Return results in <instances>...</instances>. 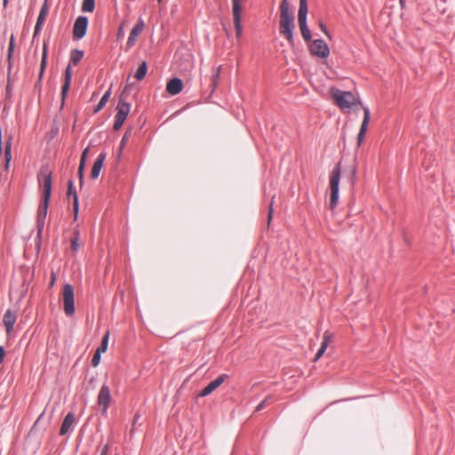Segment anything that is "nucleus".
Here are the masks:
<instances>
[{"mask_svg":"<svg viewBox=\"0 0 455 455\" xmlns=\"http://www.w3.org/2000/svg\"><path fill=\"white\" fill-rule=\"evenodd\" d=\"M16 318H17L16 314L14 312H12L11 309H8L5 312V314L4 315L3 323L5 327L7 335H10L11 332L12 331L14 323L16 322Z\"/></svg>","mask_w":455,"mask_h":455,"instance_id":"14","label":"nucleus"},{"mask_svg":"<svg viewBox=\"0 0 455 455\" xmlns=\"http://www.w3.org/2000/svg\"><path fill=\"white\" fill-rule=\"evenodd\" d=\"M110 94H111V92L110 90L107 91L104 95L101 97L100 102L98 103V105L96 106L95 109H94V113H97L99 112L100 110H101L104 106L107 104V102L109 100V97H110Z\"/></svg>","mask_w":455,"mask_h":455,"instance_id":"24","label":"nucleus"},{"mask_svg":"<svg viewBox=\"0 0 455 455\" xmlns=\"http://www.w3.org/2000/svg\"><path fill=\"white\" fill-rule=\"evenodd\" d=\"M307 0H299V8L298 12L299 26L307 25Z\"/></svg>","mask_w":455,"mask_h":455,"instance_id":"18","label":"nucleus"},{"mask_svg":"<svg viewBox=\"0 0 455 455\" xmlns=\"http://www.w3.org/2000/svg\"><path fill=\"white\" fill-rule=\"evenodd\" d=\"M46 14H47V9H46L45 6H44L41 9L39 16L37 18L36 24V27H35V33H37L40 30L41 26H42V24L44 23V21L45 20Z\"/></svg>","mask_w":455,"mask_h":455,"instance_id":"23","label":"nucleus"},{"mask_svg":"<svg viewBox=\"0 0 455 455\" xmlns=\"http://www.w3.org/2000/svg\"><path fill=\"white\" fill-rule=\"evenodd\" d=\"M233 20L235 28L236 36L240 37L242 34L241 12L242 0H232Z\"/></svg>","mask_w":455,"mask_h":455,"instance_id":"8","label":"nucleus"},{"mask_svg":"<svg viewBox=\"0 0 455 455\" xmlns=\"http://www.w3.org/2000/svg\"><path fill=\"white\" fill-rule=\"evenodd\" d=\"M319 27H320L321 30H322V31H323L326 36H329V33H328V31H327V29H326V27L323 25V22H320V23H319Z\"/></svg>","mask_w":455,"mask_h":455,"instance_id":"38","label":"nucleus"},{"mask_svg":"<svg viewBox=\"0 0 455 455\" xmlns=\"http://www.w3.org/2000/svg\"><path fill=\"white\" fill-rule=\"evenodd\" d=\"M88 19L84 16H79L74 24L73 36L76 39L83 38L87 31Z\"/></svg>","mask_w":455,"mask_h":455,"instance_id":"9","label":"nucleus"},{"mask_svg":"<svg viewBox=\"0 0 455 455\" xmlns=\"http://www.w3.org/2000/svg\"><path fill=\"white\" fill-rule=\"evenodd\" d=\"M71 77H72L71 67L68 66L65 70V81H64V84H63L62 89H61L62 99H64L66 97V94L68 93V92L69 90V86L71 84Z\"/></svg>","mask_w":455,"mask_h":455,"instance_id":"20","label":"nucleus"},{"mask_svg":"<svg viewBox=\"0 0 455 455\" xmlns=\"http://www.w3.org/2000/svg\"><path fill=\"white\" fill-rule=\"evenodd\" d=\"M110 401L111 395L109 387L106 385H103L100 387L97 399L98 405L102 408L103 413L107 412Z\"/></svg>","mask_w":455,"mask_h":455,"instance_id":"10","label":"nucleus"},{"mask_svg":"<svg viewBox=\"0 0 455 455\" xmlns=\"http://www.w3.org/2000/svg\"><path fill=\"white\" fill-rule=\"evenodd\" d=\"M12 49H13V39L12 37L10 44H9V56L11 55V52H12Z\"/></svg>","mask_w":455,"mask_h":455,"instance_id":"41","label":"nucleus"},{"mask_svg":"<svg viewBox=\"0 0 455 455\" xmlns=\"http://www.w3.org/2000/svg\"><path fill=\"white\" fill-rule=\"evenodd\" d=\"M271 400V396L266 397L256 408V411H259L262 410L265 405Z\"/></svg>","mask_w":455,"mask_h":455,"instance_id":"35","label":"nucleus"},{"mask_svg":"<svg viewBox=\"0 0 455 455\" xmlns=\"http://www.w3.org/2000/svg\"><path fill=\"white\" fill-rule=\"evenodd\" d=\"M309 51L311 54L320 58H326L330 53L329 46L321 39L314 40L309 46Z\"/></svg>","mask_w":455,"mask_h":455,"instance_id":"7","label":"nucleus"},{"mask_svg":"<svg viewBox=\"0 0 455 455\" xmlns=\"http://www.w3.org/2000/svg\"><path fill=\"white\" fill-rule=\"evenodd\" d=\"M95 7V0H84L82 4V11L84 12H92Z\"/></svg>","mask_w":455,"mask_h":455,"instance_id":"25","label":"nucleus"},{"mask_svg":"<svg viewBox=\"0 0 455 455\" xmlns=\"http://www.w3.org/2000/svg\"><path fill=\"white\" fill-rule=\"evenodd\" d=\"M80 246L81 243H79L78 234L76 233L71 240V249L73 251H76Z\"/></svg>","mask_w":455,"mask_h":455,"instance_id":"30","label":"nucleus"},{"mask_svg":"<svg viewBox=\"0 0 455 455\" xmlns=\"http://www.w3.org/2000/svg\"><path fill=\"white\" fill-rule=\"evenodd\" d=\"M45 64H46V47L44 46V53H43V58H42V62H41V71H40V76L43 75L44 73V68H45Z\"/></svg>","mask_w":455,"mask_h":455,"instance_id":"32","label":"nucleus"},{"mask_svg":"<svg viewBox=\"0 0 455 455\" xmlns=\"http://www.w3.org/2000/svg\"><path fill=\"white\" fill-rule=\"evenodd\" d=\"M157 1H158V3H161L162 0H157Z\"/></svg>","mask_w":455,"mask_h":455,"instance_id":"45","label":"nucleus"},{"mask_svg":"<svg viewBox=\"0 0 455 455\" xmlns=\"http://www.w3.org/2000/svg\"><path fill=\"white\" fill-rule=\"evenodd\" d=\"M108 337L109 333L107 332L104 337L102 338L100 346L97 348V350L100 353H105L108 349Z\"/></svg>","mask_w":455,"mask_h":455,"instance_id":"28","label":"nucleus"},{"mask_svg":"<svg viewBox=\"0 0 455 455\" xmlns=\"http://www.w3.org/2000/svg\"><path fill=\"white\" fill-rule=\"evenodd\" d=\"M83 56V52L79 50H75L71 53V60L73 61V63L77 64L82 60Z\"/></svg>","mask_w":455,"mask_h":455,"instance_id":"29","label":"nucleus"},{"mask_svg":"<svg viewBox=\"0 0 455 455\" xmlns=\"http://www.w3.org/2000/svg\"><path fill=\"white\" fill-rule=\"evenodd\" d=\"M10 156H11V149H10V145H8L5 148V157H6L7 162L10 160Z\"/></svg>","mask_w":455,"mask_h":455,"instance_id":"37","label":"nucleus"},{"mask_svg":"<svg viewBox=\"0 0 455 455\" xmlns=\"http://www.w3.org/2000/svg\"><path fill=\"white\" fill-rule=\"evenodd\" d=\"M329 93L336 105L344 111L351 109L356 104L362 105V102L350 92H344L332 87L329 90Z\"/></svg>","mask_w":455,"mask_h":455,"instance_id":"2","label":"nucleus"},{"mask_svg":"<svg viewBox=\"0 0 455 455\" xmlns=\"http://www.w3.org/2000/svg\"><path fill=\"white\" fill-rule=\"evenodd\" d=\"M106 156H107L106 153H100L99 155V156L96 159V161L94 162L93 166L91 171V178L92 179L95 180L99 177L100 172L102 169L104 161L106 159Z\"/></svg>","mask_w":455,"mask_h":455,"instance_id":"15","label":"nucleus"},{"mask_svg":"<svg viewBox=\"0 0 455 455\" xmlns=\"http://www.w3.org/2000/svg\"><path fill=\"white\" fill-rule=\"evenodd\" d=\"M84 164H85V160L81 159L80 164H79V169H78V172L80 174V179H82V172H83V169L84 168Z\"/></svg>","mask_w":455,"mask_h":455,"instance_id":"36","label":"nucleus"},{"mask_svg":"<svg viewBox=\"0 0 455 455\" xmlns=\"http://www.w3.org/2000/svg\"><path fill=\"white\" fill-rule=\"evenodd\" d=\"M73 196V208H74L75 215L76 216L77 212H78V198H77L76 191L74 190V185H73L72 180L68 181V196Z\"/></svg>","mask_w":455,"mask_h":455,"instance_id":"21","label":"nucleus"},{"mask_svg":"<svg viewBox=\"0 0 455 455\" xmlns=\"http://www.w3.org/2000/svg\"><path fill=\"white\" fill-rule=\"evenodd\" d=\"M147 70H148V65H147L146 61H142L140 63V65L139 66L137 71L135 72L134 76L136 77L137 80L140 81L145 77V76L147 74Z\"/></svg>","mask_w":455,"mask_h":455,"instance_id":"22","label":"nucleus"},{"mask_svg":"<svg viewBox=\"0 0 455 455\" xmlns=\"http://www.w3.org/2000/svg\"><path fill=\"white\" fill-rule=\"evenodd\" d=\"M88 152H89V148H86L84 150L83 154H82L81 159L85 160V157H86V155L88 154Z\"/></svg>","mask_w":455,"mask_h":455,"instance_id":"42","label":"nucleus"},{"mask_svg":"<svg viewBox=\"0 0 455 455\" xmlns=\"http://www.w3.org/2000/svg\"><path fill=\"white\" fill-rule=\"evenodd\" d=\"M130 134H131V132H126L124 133V137H123V139H122V141H121V143H120V149H119L120 153L122 152V150H123V148H124V145H125V143H126V141H127V140H128V138H129Z\"/></svg>","mask_w":455,"mask_h":455,"instance_id":"34","label":"nucleus"},{"mask_svg":"<svg viewBox=\"0 0 455 455\" xmlns=\"http://www.w3.org/2000/svg\"><path fill=\"white\" fill-rule=\"evenodd\" d=\"M102 353L99 352L98 350H96L95 354L93 355V357L92 359V364L93 367H96L99 365L100 362V355H101Z\"/></svg>","mask_w":455,"mask_h":455,"instance_id":"31","label":"nucleus"},{"mask_svg":"<svg viewBox=\"0 0 455 455\" xmlns=\"http://www.w3.org/2000/svg\"><path fill=\"white\" fill-rule=\"evenodd\" d=\"M75 423V416L73 413H68L62 424H61V427H60V434L61 435H66L69 430L70 428L72 427L73 424Z\"/></svg>","mask_w":455,"mask_h":455,"instance_id":"19","label":"nucleus"},{"mask_svg":"<svg viewBox=\"0 0 455 455\" xmlns=\"http://www.w3.org/2000/svg\"><path fill=\"white\" fill-rule=\"evenodd\" d=\"M183 84L180 78H172L171 79L166 85V91L171 95H176L182 91Z\"/></svg>","mask_w":455,"mask_h":455,"instance_id":"17","label":"nucleus"},{"mask_svg":"<svg viewBox=\"0 0 455 455\" xmlns=\"http://www.w3.org/2000/svg\"><path fill=\"white\" fill-rule=\"evenodd\" d=\"M340 165L339 164L331 171L330 176V190H331V198H330V209L333 211L339 201V186L340 180Z\"/></svg>","mask_w":455,"mask_h":455,"instance_id":"4","label":"nucleus"},{"mask_svg":"<svg viewBox=\"0 0 455 455\" xmlns=\"http://www.w3.org/2000/svg\"><path fill=\"white\" fill-rule=\"evenodd\" d=\"M145 24L142 20H139L137 24L132 28L127 40V47L132 48L137 40V37L142 33Z\"/></svg>","mask_w":455,"mask_h":455,"instance_id":"12","label":"nucleus"},{"mask_svg":"<svg viewBox=\"0 0 455 455\" xmlns=\"http://www.w3.org/2000/svg\"><path fill=\"white\" fill-rule=\"evenodd\" d=\"M273 204H274V197H272V199H271V202L269 204V209H268V216H267V224L268 225L270 224V221L273 217Z\"/></svg>","mask_w":455,"mask_h":455,"instance_id":"33","label":"nucleus"},{"mask_svg":"<svg viewBox=\"0 0 455 455\" xmlns=\"http://www.w3.org/2000/svg\"><path fill=\"white\" fill-rule=\"evenodd\" d=\"M220 73H221V66H219L215 68L214 74L212 75V91H214L218 86V82H219V79L220 76Z\"/></svg>","mask_w":455,"mask_h":455,"instance_id":"26","label":"nucleus"},{"mask_svg":"<svg viewBox=\"0 0 455 455\" xmlns=\"http://www.w3.org/2000/svg\"><path fill=\"white\" fill-rule=\"evenodd\" d=\"M117 113L115 116V122L113 125V129L115 131H118L123 126L124 123L125 122L130 110H131V105L127 102H124L123 100V96L120 97V100L116 107Z\"/></svg>","mask_w":455,"mask_h":455,"instance_id":"6","label":"nucleus"},{"mask_svg":"<svg viewBox=\"0 0 455 455\" xmlns=\"http://www.w3.org/2000/svg\"><path fill=\"white\" fill-rule=\"evenodd\" d=\"M331 339L332 333H331L328 331H324L321 347L314 358L315 362L318 361L321 358V356L324 354L329 346V343L331 341Z\"/></svg>","mask_w":455,"mask_h":455,"instance_id":"16","label":"nucleus"},{"mask_svg":"<svg viewBox=\"0 0 455 455\" xmlns=\"http://www.w3.org/2000/svg\"><path fill=\"white\" fill-rule=\"evenodd\" d=\"M61 299L63 302V310L68 316L74 315L75 307V298H74V288L71 284L66 283L63 286L61 292Z\"/></svg>","mask_w":455,"mask_h":455,"instance_id":"5","label":"nucleus"},{"mask_svg":"<svg viewBox=\"0 0 455 455\" xmlns=\"http://www.w3.org/2000/svg\"><path fill=\"white\" fill-rule=\"evenodd\" d=\"M54 283V278H52V280L51 281V284L52 285Z\"/></svg>","mask_w":455,"mask_h":455,"instance_id":"44","label":"nucleus"},{"mask_svg":"<svg viewBox=\"0 0 455 455\" xmlns=\"http://www.w3.org/2000/svg\"><path fill=\"white\" fill-rule=\"evenodd\" d=\"M124 36V30H123V28L120 27L119 29H118V32H117V38L120 39Z\"/></svg>","mask_w":455,"mask_h":455,"instance_id":"40","label":"nucleus"},{"mask_svg":"<svg viewBox=\"0 0 455 455\" xmlns=\"http://www.w3.org/2000/svg\"><path fill=\"white\" fill-rule=\"evenodd\" d=\"M294 18L287 0L280 4L279 32L285 37L291 45L294 44L293 38Z\"/></svg>","mask_w":455,"mask_h":455,"instance_id":"1","label":"nucleus"},{"mask_svg":"<svg viewBox=\"0 0 455 455\" xmlns=\"http://www.w3.org/2000/svg\"><path fill=\"white\" fill-rule=\"evenodd\" d=\"M5 355L4 349L0 346V363L3 362Z\"/></svg>","mask_w":455,"mask_h":455,"instance_id":"39","label":"nucleus"},{"mask_svg":"<svg viewBox=\"0 0 455 455\" xmlns=\"http://www.w3.org/2000/svg\"><path fill=\"white\" fill-rule=\"evenodd\" d=\"M363 123H362V125L360 128V132L358 134V138H357L358 145H361V143L363 142V140L364 139L365 133L367 132V127H368V124L370 122V117H371L369 108L367 107H363Z\"/></svg>","mask_w":455,"mask_h":455,"instance_id":"13","label":"nucleus"},{"mask_svg":"<svg viewBox=\"0 0 455 455\" xmlns=\"http://www.w3.org/2000/svg\"><path fill=\"white\" fill-rule=\"evenodd\" d=\"M299 29H300L303 39L306 42H309L311 40V32L307 27V24L304 25V26H300Z\"/></svg>","mask_w":455,"mask_h":455,"instance_id":"27","label":"nucleus"},{"mask_svg":"<svg viewBox=\"0 0 455 455\" xmlns=\"http://www.w3.org/2000/svg\"><path fill=\"white\" fill-rule=\"evenodd\" d=\"M228 379L227 374L220 375L216 379L209 383L199 394L198 396L204 397L211 395L216 390L226 379Z\"/></svg>","mask_w":455,"mask_h":455,"instance_id":"11","label":"nucleus"},{"mask_svg":"<svg viewBox=\"0 0 455 455\" xmlns=\"http://www.w3.org/2000/svg\"><path fill=\"white\" fill-rule=\"evenodd\" d=\"M108 449V447L107 445H105V446L102 448V450H101L100 455H107Z\"/></svg>","mask_w":455,"mask_h":455,"instance_id":"43","label":"nucleus"},{"mask_svg":"<svg viewBox=\"0 0 455 455\" xmlns=\"http://www.w3.org/2000/svg\"><path fill=\"white\" fill-rule=\"evenodd\" d=\"M38 180L43 188V204L39 207V215H46L52 191V172L46 168L41 170Z\"/></svg>","mask_w":455,"mask_h":455,"instance_id":"3","label":"nucleus"}]
</instances>
